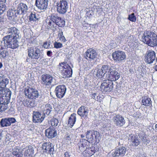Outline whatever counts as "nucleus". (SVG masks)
<instances>
[{
    "label": "nucleus",
    "mask_w": 157,
    "mask_h": 157,
    "mask_svg": "<svg viewBox=\"0 0 157 157\" xmlns=\"http://www.w3.org/2000/svg\"><path fill=\"white\" fill-rule=\"evenodd\" d=\"M59 19V20H58L56 23H55L56 24V27H57V25L59 27H63L65 24V21L64 20L62 19L60 17Z\"/></svg>",
    "instance_id": "obj_41"
},
{
    "label": "nucleus",
    "mask_w": 157,
    "mask_h": 157,
    "mask_svg": "<svg viewBox=\"0 0 157 157\" xmlns=\"http://www.w3.org/2000/svg\"><path fill=\"white\" fill-rule=\"evenodd\" d=\"M21 153L20 152L19 149L17 148H14L12 153L13 155V156H15L16 155H18V154H19V153Z\"/></svg>",
    "instance_id": "obj_51"
},
{
    "label": "nucleus",
    "mask_w": 157,
    "mask_h": 157,
    "mask_svg": "<svg viewBox=\"0 0 157 157\" xmlns=\"http://www.w3.org/2000/svg\"><path fill=\"white\" fill-rule=\"evenodd\" d=\"M72 73V70H62L61 74L64 78L70 77L71 76Z\"/></svg>",
    "instance_id": "obj_37"
},
{
    "label": "nucleus",
    "mask_w": 157,
    "mask_h": 157,
    "mask_svg": "<svg viewBox=\"0 0 157 157\" xmlns=\"http://www.w3.org/2000/svg\"><path fill=\"white\" fill-rule=\"evenodd\" d=\"M6 6L4 3H0V15L6 10Z\"/></svg>",
    "instance_id": "obj_47"
},
{
    "label": "nucleus",
    "mask_w": 157,
    "mask_h": 157,
    "mask_svg": "<svg viewBox=\"0 0 157 157\" xmlns=\"http://www.w3.org/2000/svg\"><path fill=\"white\" fill-rule=\"evenodd\" d=\"M17 38H14L11 40L10 43V44L13 46L12 47H9L8 46H6V49L7 48H11L14 49L17 48L18 46L17 41Z\"/></svg>",
    "instance_id": "obj_40"
},
{
    "label": "nucleus",
    "mask_w": 157,
    "mask_h": 157,
    "mask_svg": "<svg viewBox=\"0 0 157 157\" xmlns=\"http://www.w3.org/2000/svg\"><path fill=\"white\" fill-rule=\"evenodd\" d=\"M50 42H45L44 43L43 47L46 49H50L53 48L52 45H51Z\"/></svg>",
    "instance_id": "obj_48"
},
{
    "label": "nucleus",
    "mask_w": 157,
    "mask_h": 157,
    "mask_svg": "<svg viewBox=\"0 0 157 157\" xmlns=\"http://www.w3.org/2000/svg\"><path fill=\"white\" fill-rule=\"evenodd\" d=\"M17 10L14 9H10L7 12V15L9 17V19L14 18L16 16Z\"/></svg>",
    "instance_id": "obj_36"
},
{
    "label": "nucleus",
    "mask_w": 157,
    "mask_h": 157,
    "mask_svg": "<svg viewBox=\"0 0 157 157\" xmlns=\"http://www.w3.org/2000/svg\"><path fill=\"white\" fill-rule=\"evenodd\" d=\"M76 114H72L69 118L68 125L70 127H72L75 124L76 122Z\"/></svg>",
    "instance_id": "obj_34"
},
{
    "label": "nucleus",
    "mask_w": 157,
    "mask_h": 157,
    "mask_svg": "<svg viewBox=\"0 0 157 157\" xmlns=\"http://www.w3.org/2000/svg\"><path fill=\"white\" fill-rule=\"evenodd\" d=\"M24 93L26 96L32 99H35L37 98L39 95L37 90L31 87L25 88Z\"/></svg>",
    "instance_id": "obj_8"
},
{
    "label": "nucleus",
    "mask_w": 157,
    "mask_h": 157,
    "mask_svg": "<svg viewBox=\"0 0 157 157\" xmlns=\"http://www.w3.org/2000/svg\"><path fill=\"white\" fill-rule=\"evenodd\" d=\"M126 151V148L120 146L112 152V157H122L125 155Z\"/></svg>",
    "instance_id": "obj_16"
},
{
    "label": "nucleus",
    "mask_w": 157,
    "mask_h": 157,
    "mask_svg": "<svg viewBox=\"0 0 157 157\" xmlns=\"http://www.w3.org/2000/svg\"><path fill=\"white\" fill-rule=\"evenodd\" d=\"M9 82V79L3 74H0V94L4 92L6 90V86Z\"/></svg>",
    "instance_id": "obj_11"
},
{
    "label": "nucleus",
    "mask_w": 157,
    "mask_h": 157,
    "mask_svg": "<svg viewBox=\"0 0 157 157\" xmlns=\"http://www.w3.org/2000/svg\"><path fill=\"white\" fill-rule=\"evenodd\" d=\"M4 49H0V57L2 58H5L6 57L7 52L6 51L4 50Z\"/></svg>",
    "instance_id": "obj_49"
},
{
    "label": "nucleus",
    "mask_w": 157,
    "mask_h": 157,
    "mask_svg": "<svg viewBox=\"0 0 157 157\" xmlns=\"http://www.w3.org/2000/svg\"><path fill=\"white\" fill-rule=\"evenodd\" d=\"M128 19L129 20L133 22H135L136 19V17L135 15V14L134 13L129 14Z\"/></svg>",
    "instance_id": "obj_44"
},
{
    "label": "nucleus",
    "mask_w": 157,
    "mask_h": 157,
    "mask_svg": "<svg viewBox=\"0 0 157 157\" xmlns=\"http://www.w3.org/2000/svg\"><path fill=\"white\" fill-rule=\"evenodd\" d=\"M90 142L87 140L85 139H82L80 140V142L78 144L79 147L81 151L84 150V148L85 147L86 148L89 147Z\"/></svg>",
    "instance_id": "obj_28"
},
{
    "label": "nucleus",
    "mask_w": 157,
    "mask_h": 157,
    "mask_svg": "<svg viewBox=\"0 0 157 157\" xmlns=\"http://www.w3.org/2000/svg\"><path fill=\"white\" fill-rule=\"evenodd\" d=\"M71 136L70 135L67 134L66 135V138L67 140H70L71 139Z\"/></svg>",
    "instance_id": "obj_58"
},
{
    "label": "nucleus",
    "mask_w": 157,
    "mask_h": 157,
    "mask_svg": "<svg viewBox=\"0 0 157 157\" xmlns=\"http://www.w3.org/2000/svg\"><path fill=\"white\" fill-rule=\"evenodd\" d=\"M29 17V20L30 21H36L38 19V18L34 13H32Z\"/></svg>",
    "instance_id": "obj_45"
},
{
    "label": "nucleus",
    "mask_w": 157,
    "mask_h": 157,
    "mask_svg": "<svg viewBox=\"0 0 157 157\" xmlns=\"http://www.w3.org/2000/svg\"><path fill=\"white\" fill-rule=\"evenodd\" d=\"M66 90V87L65 86L59 85L56 87L55 92L57 97L61 98L65 95Z\"/></svg>",
    "instance_id": "obj_14"
},
{
    "label": "nucleus",
    "mask_w": 157,
    "mask_h": 157,
    "mask_svg": "<svg viewBox=\"0 0 157 157\" xmlns=\"http://www.w3.org/2000/svg\"><path fill=\"white\" fill-rule=\"evenodd\" d=\"M98 97H99L97 95L96 93H94L92 96V98H93L95 99V100L96 101H98Z\"/></svg>",
    "instance_id": "obj_54"
},
{
    "label": "nucleus",
    "mask_w": 157,
    "mask_h": 157,
    "mask_svg": "<svg viewBox=\"0 0 157 157\" xmlns=\"http://www.w3.org/2000/svg\"><path fill=\"white\" fill-rule=\"evenodd\" d=\"M60 66L62 67V70H72V67H73L71 63H67L65 61L59 63Z\"/></svg>",
    "instance_id": "obj_32"
},
{
    "label": "nucleus",
    "mask_w": 157,
    "mask_h": 157,
    "mask_svg": "<svg viewBox=\"0 0 157 157\" xmlns=\"http://www.w3.org/2000/svg\"><path fill=\"white\" fill-rule=\"evenodd\" d=\"M85 54L86 58L90 61L94 60L97 58L98 55L95 50L92 48L87 49Z\"/></svg>",
    "instance_id": "obj_17"
},
{
    "label": "nucleus",
    "mask_w": 157,
    "mask_h": 157,
    "mask_svg": "<svg viewBox=\"0 0 157 157\" xmlns=\"http://www.w3.org/2000/svg\"><path fill=\"white\" fill-rule=\"evenodd\" d=\"M5 108H4V106L1 103H0V111H4Z\"/></svg>",
    "instance_id": "obj_56"
},
{
    "label": "nucleus",
    "mask_w": 157,
    "mask_h": 157,
    "mask_svg": "<svg viewBox=\"0 0 157 157\" xmlns=\"http://www.w3.org/2000/svg\"><path fill=\"white\" fill-rule=\"evenodd\" d=\"M145 57V61L148 64L151 63L155 59V53L151 50H148Z\"/></svg>",
    "instance_id": "obj_15"
},
{
    "label": "nucleus",
    "mask_w": 157,
    "mask_h": 157,
    "mask_svg": "<svg viewBox=\"0 0 157 157\" xmlns=\"http://www.w3.org/2000/svg\"><path fill=\"white\" fill-rule=\"evenodd\" d=\"M96 150L94 146L87 148L83 152V155L86 157H90L95 153Z\"/></svg>",
    "instance_id": "obj_27"
},
{
    "label": "nucleus",
    "mask_w": 157,
    "mask_h": 157,
    "mask_svg": "<svg viewBox=\"0 0 157 157\" xmlns=\"http://www.w3.org/2000/svg\"><path fill=\"white\" fill-rule=\"evenodd\" d=\"M28 52L29 57L32 59H38L43 57L40 49L36 47L28 48Z\"/></svg>",
    "instance_id": "obj_3"
},
{
    "label": "nucleus",
    "mask_w": 157,
    "mask_h": 157,
    "mask_svg": "<svg viewBox=\"0 0 157 157\" xmlns=\"http://www.w3.org/2000/svg\"><path fill=\"white\" fill-rule=\"evenodd\" d=\"M58 123V120L57 119L55 118L52 119L50 121V124L52 126H57Z\"/></svg>",
    "instance_id": "obj_43"
},
{
    "label": "nucleus",
    "mask_w": 157,
    "mask_h": 157,
    "mask_svg": "<svg viewBox=\"0 0 157 157\" xmlns=\"http://www.w3.org/2000/svg\"><path fill=\"white\" fill-rule=\"evenodd\" d=\"M14 38H15L14 37L10 36L9 34H7V36L4 37L0 44V49H6V46L12 47L13 46L10 44V43L11 40Z\"/></svg>",
    "instance_id": "obj_9"
},
{
    "label": "nucleus",
    "mask_w": 157,
    "mask_h": 157,
    "mask_svg": "<svg viewBox=\"0 0 157 157\" xmlns=\"http://www.w3.org/2000/svg\"><path fill=\"white\" fill-rule=\"evenodd\" d=\"M11 93V92L9 90H6L4 92H2V94L0 95V103L3 105L8 104Z\"/></svg>",
    "instance_id": "obj_10"
},
{
    "label": "nucleus",
    "mask_w": 157,
    "mask_h": 157,
    "mask_svg": "<svg viewBox=\"0 0 157 157\" xmlns=\"http://www.w3.org/2000/svg\"><path fill=\"white\" fill-rule=\"evenodd\" d=\"M112 68L108 65H103L101 69H98L96 74V76L99 78H101L107 73H109L112 71Z\"/></svg>",
    "instance_id": "obj_12"
},
{
    "label": "nucleus",
    "mask_w": 157,
    "mask_h": 157,
    "mask_svg": "<svg viewBox=\"0 0 157 157\" xmlns=\"http://www.w3.org/2000/svg\"><path fill=\"white\" fill-rule=\"evenodd\" d=\"M117 44L116 42L114 41H111L109 45V47L110 48H113L117 47Z\"/></svg>",
    "instance_id": "obj_52"
},
{
    "label": "nucleus",
    "mask_w": 157,
    "mask_h": 157,
    "mask_svg": "<svg viewBox=\"0 0 157 157\" xmlns=\"http://www.w3.org/2000/svg\"><path fill=\"white\" fill-rule=\"evenodd\" d=\"M24 105L29 108L33 107L34 106V101H31L29 99H25L22 102Z\"/></svg>",
    "instance_id": "obj_38"
},
{
    "label": "nucleus",
    "mask_w": 157,
    "mask_h": 157,
    "mask_svg": "<svg viewBox=\"0 0 157 157\" xmlns=\"http://www.w3.org/2000/svg\"><path fill=\"white\" fill-rule=\"evenodd\" d=\"M48 0H36L35 5L40 10L46 9L48 6Z\"/></svg>",
    "instance_id": "obj_20"
},
{
    "label": "nucleus",
    "mask_w": 157,
    "mask_h": 157,
    "mask_svg": "<svg viewBox=\"0 0 157 157\" xmlns=\"http://www.w3.org/2000/svg\"><path fill=\"white\" fill-rule=\"evenodd\" d=\"M60 17L56 14H52L50 16L49 19L46 20V22L47 25V28L55 30L56 29V23L59 19Z\"/></svg>",
    "instance_id": "obj_4"
},
{
    "label": "nucleus",
    "mask_w": 157,
    "mask_h": 157,
    "mask_svg": "<svg viewBox=\"0 0 157 157\" xmlns=\"http://www.w3.org/2000/svg\"><path fill=\"white\" fill-rule=\"evenodd\" d=\"M54 47L56 48H59L62 47L63 45L61 43L55 42L54 43Z\"/></svg>",
    "instance_id": "obj_50"
},
{
    "label": "nucleus",
    "mask_w": 157,
    "mask_h": 157,
    "mask_svg": "<svg viewBox=\"0 0 157 157\" xmlns=\"http://www.w3.org/2000/svg\"><path fill=\"white\" fill-rule=\"evenodd\" d=\"M47 55L49 57H51L52 55V52L51 51H48L47 52Z\"/></svg>",
    "instance_id": "obj_57"
},
{
    "label": "nucleus",
    "mask_w": 157,
    "mask_h": 157,
    "mask_svg": "<svg viewBox=\"0 0 157 157\" xmlns=\"http://www.w3.org/2000/svg\"><path fill=\"white\" fill-rule=\"evenodd\" d=\"M58 36L59 37V40L65 42L66 41V39L63 36V32L62 31H59L58 33Z\"/></svg>",
    "instance_id": "obj_46"
},
{
    "label": "nucleus",
    "mask_w": 157,
    "mask_h": 157,
    "mask_svg": "<svg viewBox=\"0 0 157 157\" xmlns=\"http://www.w3.org/2000/svg\"><path fill=\"white\" fill-rule=\"evenodd\" d=\"M24 152V156L25 157H31L34 153V150L33 147L29 146L26 148Z\"/></svg>",
    "instance_id": "obj_29"
},
{
    "label": "nucleus",
    "mask_w": 157,
    "mask_h": 157,
    "mask_svg": "<svg viewBox=\"0 0 157 157\" xmlns=\"http://www.w3.org/2000/svg\"><path fill=\"white\" fill-rule=\"evenodd\" d=\"M7 33L15 38H19L20 36L19 30L15 27L8 28Z\"/></svg>",
    "instance_id": "obj_23"
},
{
    "label": "nucleus",
    "mask_w": 157,
    "mask_h": 157,
    "mask_svg": "<svg viewBox=\"0 0 157 157\" xmlns=\"http://www.w3.org/2000/svg\"><path fill=\"white\" fill-rule=\"evenodd\" d=\"M120 77V74L115 70H112L108 75L107 78L113 82L118 80Z\"/></svg>",
    "instance_id": "obj_25"
},
{
    "label": "nucleus",
    "mask_w": 157,
    "mask_h": 157,
    "mask_svg": "<svg viewBox=\"0 0 157 157\" xmlns=\"http://www.w3.org/2000/svg\"><path fill=\"white\" fill-rule=\"evenodd\" d=\"M28 10V7L26 4L20 3L17 6V13L18 14H25L27 12Z\"/></svg>",
    "instance_id": "obj_22"
},
{
    "label": "nucleus",
    "mask_w": 157,
    "mask_h": 157,
    "mask_svg": "<svg viewBox=\"0 0 157 157\" xmlns=\"http://www.w3.org/2000/svg\"><path fill=\"white\" fill-rule=\"evenodd\" d=\"M71 153L68 151L65 152L64 154V157H71Z\"/></svg>",
    "instance_id": "obj_55"
},
{
    "label": "nucleus",
    "mask_w": 157,
    "mask_h": 157,
    "mask_svg": "<svg viewBox=\"0 0 157 157\" xmlns=\"http://www.w3.org/2000/svg\"><path fill=\"white\" fill-rule=\"evenodd\" d=\"M3 133H4V135H5V139L6 141H9L10 140V139L11 136L10 135L7 133L6 132H3Z\"/></svg>",
    "instance_id": "obj_53"
},
{
    "label": "nucleus",
    "mask_w": 157,
    "mask_h": 157,
    "mask_svg": "<svg viewBox=\"0 0 157 157\" xmlns=\"http://www.w3.org/2000/svg\"><path fill=\"white\" fill-rule=\"evenodd\" d=\"M42 149L45 151L50 155H53L54 152V146L50 142H46L42 144Z\"/></svg>",
    "instance_id": "obj_19"
},
{
    "label": "nucleus",
    "mask_w": 157,
    "mask_h": 157,
    "mask_svg": "<svg viewBox=\"0 0 157 157\" xmlns=\"http://www.w3.org/2000/svg\"><path fill=\"white\" fill-rule=\"evenodd\" d=\"M45 117V115L41 114L39 112H33V121L34 123H40L44 120Z\"/></svg>",
    "instance_id": "obj_18"
},
{
    "label": "nucleus",
    "mask_w": 157,
    "mask_h": 157,
    "mask_svg": "<svg viewBox=\"0 0 157 157\" xmlns=\"http://www.w3.org/2000/svg\"><path fill=\"white\" fill-rule=\"evenodd\" d=\"M155 69L156 71H157V65H155Z\"/></svg>",
    "instance_id": "obj_62"
},
{
    "label": "nucleus",
    "mask_w": 157,
    "mask_h": 157,
    "mask_svg": "<svg viewBox=\"0 0 157 157\" xmlns=\"http://www.w3.org/2000/svg\"><path fill=\"white\" fill-rule=\"evenodd\" d=\"M6 1V0H0V3H5Z\"/></svg>",
    "instance_id": "obj_61"
},
{
    "label": "nucleus",
    "mask_w": 157,
    "mask_h": 157,
    "mask_svg": "<svg viewBox=\"0 0 157 157\" xmlns=\"http://www.w3.org/2000/svg\"><path fill=\"white\" fill-rule=\"evenodd\" d=\"M141 40L144 43L151 47L157 45V35L152 31H147L144 32Z\"/></svg>",
    "instance_id": "obj_1"
},
{
    "label": "nucleus",
    "mask_w": 157,
    "mask_h": 157,
    "mask_svg": "<svg viewBox=\"0 0 157 157\" xmlns=\"http://www.w3.org/2000/svg\"><path fill=\"white\" fill-rule=\"evenodd\" d=\"M4 135V133H3V132H1L0 131V141H1L2 138V135Z\"/></svg>",
    "instance_id": "obj_60"
},
{
    "label": "nucleus",
    "mask_w": 157,
    "mask_h": 157,
    "mask_svg": "<svg viewBox=\"0 0 157 157\" xmlns=\"http://www.w3.org/2000/svg\"><path fill=\"white\" fill-rule=\"evenodd\" d=\"M41 83L46 87L48 88L55 84V79L49 74H43L41 76Z\"/></svg>",
    "instance_id": "obj_2"
},
{
    "label": "nucleus",
    "mask_w": 157,
    "mask_h": 157,
    "mask_svg": "<svg viewBox=\"0 0 157 157\" xmlns=\"http://www.w3.org/2000/svg\"><path fill=\"white\" fill-rule=\"evenodd\" d=\"M103 130L105 132L109 131L111 128V125L107 123L104 124L102 126Z\"/></svg>",
    "instance_id": "obj_42"
},
{
    "label": "nucleus",
    "mask_w": 157,
    "mask_h": 157,
    "mask_svg": "<svg viewBox=\"0 0 157 157\" xmlns=\"http://www.w3.org/2000/svg\"><path fill=\"white\" fill-rule=\"evenodd\" d=\"M82 138H83L85 137L84 136L82 135L81 136Z\"/></svg>",
    "instance_id": "obj_63"
},
{
    "label": "nucleus",
    "mask_w": 157,
    "mask_h": 157,
    "mask_svg": "<svg viewBox=\"0 0 157 157\" xmlns=\"http://www.w3.org/2000/svg\"><path fill=\"white\" fill-rule=\"evenodd\" d=\"M52 109V106L49 104H47L45 105L43 109H42V111L43 112V114L45 115L46 114L47 115H49L51 113Z\"/></svg>",
    "instance_id": "obj_35"
},
{
    "label": "nucleus",
    "mask_w": 157,
    "mask_h": 157,
    "mask_svg": "<svg viewBox=\"0 0 157 157\" xmlns=\"http://www.w3.org/2000/svg\"><path fill=\"white\" fill-rule=\"evenodd\" d=\"M114 122L117 126H122L125 123V121L121 116L117 115L113 117Z\"/></svg>",
    "instance_id": "obj_26"
},
{
    "label": "nucleus",
    "mask_w": 157,
    "mask_h": 157,
    "mask_svg": "<svg viewBox=\"0 0 157 157\" xmlns=\"http://www.w3.org/2000/svg\"><path fill=\"white\" fill-rule=\"evenodd\" d=\"M45 134L48 138H52L56 136V132L55 130L48 128L46 130Z\"/></svg>",
    "instance_id": "obj_33"
},
{
    "label": "nucleus",
    "mask_w": 157,
    "mask_h": 157,
    "mask_svg": "<svg viewBox=\"0 0 157 157\" xmlns=\"http://www.w3.org/2000/svg\"><path fill=\"white\" fill-rule=\"evenodd\" d=\"M155 129L156 130H157V124H156L155 125Z\"/></svg>",
    "instance_id": "obj_64"
},
{
    "label": "nucleus",
    "mask_w": 157,
    "mask_h": 157,
    "mask_svg": "<svg viewBox=\"0 0 157 157\" xmlns=\"http://www.w3.org/2000/svg\"><path fill=\"white\" fill-rule=\"evenodd\" d=\"M100 133L98 132L94 131H88L86 132V137L90 142L92 143L95 141L99 140Z\"/></svg>",
    "instance_id": "obj_7"
},
{
    "label": "nucleus",
    "mask_w": 157,
    "mask_h": 157,
    "mask_svg": "<svg viewBox=\"0 0 157 157\" xmlns=\"http://www.w3.org/2000/svg\"><path fill=\"white\" fill-rule=\"evenodd\" d=\"M142 104L146 106H150L152 105L151 99L147 96L143 97L142 100Z\"/></svg>",
    "instance_id": "obj_31"
},
{
    "label": "nucleus",
    "mask_w": 157,
    "mask_h": 157,
    "mask_svg": "<svg viewBox=\"0 0 157 157\" xmlns=\"http://www.w3.org/2000/svg\"><path fill=\"white\" fill-rule=\"evenodd\" d=\"M112 56L114 60L119 62H121L126 58L125 53L121 51H115L112 53Z\"/></svg>",
    "instance_id": "obj_13"
},
{
    "label": "nucleus",
    "mask_w": 157,
    "mask_h": 157,
    "mask_svg": "<svg viewBox=\"0 0 157 157\" xmlns=\"http://www.w3.org/2000/svg\"><path fill=\"white\" fill-rule=\"evenodd\" d=\"M139 136L143 143L146 144L149 143V140L147 138V135L144 132L140 133L139 134Z\"/></svg>",
    "instance_id": "obj_39"
},
{
    "label": "nucleus",
    "mask_w": 157,
    "mask_h": 157,
    "mask_svg": "<svg viewBox=\"0 0 157 157\" xmlns=\"http://www.w3.org/2000/svg\"><path fill=\"white\" fill-rule=\"evenodd\" d=\"M113 88V82L108 79L104 80L101 83L100 87L102 92L107 93L111 92Z\"/></svg>",
    "instance_id": "obj_5"
},
{
    "label": "nucleus",
    "mask_w": 157,
    "mask_h": 157,
    "mask_svg": "<svg viewBox=\"0 0 157 157\" xmlns=\"http://www.w3.org/2000/svg\"><path fill=\"white\" fill-rule=\"evenodd\" d=\"M16 121V120L13 118H3L0 121V124L2 127H7L10 125L12 123Z\"/></svg>",
    "instance_id": "obj_21"
},
{
    "label": "nucleus",
    "mask_w": 157,
    "mask_h": 157,
    "mask_svg": "<svg viewBox=\"0 0 157 157\" xmlns=\"http://www.w3.org/2000/svg\"><path fill=\"white\" fill-rule=\"evenodd\" d=\"M13 157H22V154L21 153H19L15 156H13Z\"/></svg>",
    "instance_id": "obj_59"
},
{
    "label": "nucleus",
    "mask_w": 157,
    "mask_h": 157,
    "mask_svg": "<svg viewBox=\"0 0 157 157\" xmlns=\"http://www.w3.org/2000/svg\"><path fill=\"white\" fill-rule=\"evenodd\" d=\"M130 138L129 139L132 146H136L140 143V141L138 140L137 137L134 135L131 134L130 136Z\"/></svg>",
    "instance_id": "obj_30"
},
{
    "label": "nucleus",
    "mask_w": 157,
    "mask_h": 157,
    "mask_svg": "<svg viewBox=\"0 0 157 157\" xmlns=\"http://www.w3.org/2000/svg\"><path fill=\"white\" fill-rule=\"evenodd\" d=\"M89 110L88 108L84 106H82L78 109L77 113L81 117H87Z\"/></svg>",
    "instance_id": "obj_24"
},
{
    "label": "nucleus",
    "mask_w": 157,
    "mask_h": 157,
    "mask_svg": "<svg viewBox=\"0 0 157 157\" xmlns=\"http://www.w3.org/2000/svg\"><path fill=\"white\" fill-rule=\"evenodd\" d=\"M57 11L62 14L65 13L68 8L67 2L64 0H60L57 3Z\"/></svg>",
    "instance_id": "obj_6"
}]
</instances>
